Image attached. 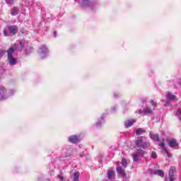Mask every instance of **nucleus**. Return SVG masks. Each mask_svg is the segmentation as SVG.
I'll return each mask as SVG.
<instances>
[{
    "mask_svg": "<svg viewBox=\"0 0 181 181\" xmlns=\"http://www.w3.org/2000/svg\"><path fill=\"white\" fill-rule=\"evenodd\" d=\"M149 135L150 138L153 139V141H157L158 142H159L158 146L163 149L164 152L166 154V156L168 158H172V154H170L169 151H168V147H166L165 144V139H163L162 141H160V139H159V135L153 134H152V132H150Z\"/></svg>",
    "mask_w": 181,
    "mask_h": 181,
    "instance_id": "obj_1",
    "label": "nucleus"
},
{
    "mask_svg": "<svg viewBox=\"0 0 181 181\" xmlns=\"http://www.w3.org/2000/svg\"><path fill=\"white\" fill-rule=\"evenodd\" d=\"M13 90H6L5 87L0 86V101H4V100H7V98H9L11 95H13Z\"/></svg>",
    "mask_w": 181,
    "mask_h": 181,
    "instance_id": "obj_2",
    "label": "nucleus"
},
{
    "mask_svg": "<svg viewBox=\"0 0 181 181\" xmlns=\"http://www.w3.org/2000/svg\"><path fill=\"white\" fill-rule=\"evenodd\" d=\"M16 50V45L15 47H11L8 51V61L11 66H15L16 64V59L13 58L12 54Z\"/></svg>",
    "mask_w": 181,
    "mask_h": 181,
    "instance_id": "obj_3",
    "label": "nucleus"
},
{
    "mask_svg": "<svg viewBox=\"0 0 181 181\" xmlns=\"http://www.w3.org/2000/svg\"><path fill=\"white\" fill-rule=\"evenodd\" d=\"M136 145L139 148H143V149H145V148H149V146H151L149 142H144L142 137L137 138V140L136 141Z\"/></svg>",
    "mask_w": 181,
    "mask_h": 181,
    "instance_id": "obj_4",
    "label": "nucleus"
},
{
    "mask_svg": "<svg viewBox=\"0 0 181 181\" xmlns=\"http://www.w3.org/2000/svg\"><path fill=\"white\" fill-rule=\"evenodd\" d=\"M48 52L49 50L47 49V47H46V45H41L38 49V53L40 59H45V57L47 56Z\"/></svg>",
    "mask_w": 181,
    "mask_h": 181,
    "instance_id": "obj_5",
    "label": "nucleus"
},
{
    "mask_svg": "<svg viewBox=\"0 0 181 181\" xmlns=\"http://www.w3.org/2000/svg\"><path fill=\"white\" fill-rule=\"evenodd\" d=\"M167 142L168 144V146L172 148L173 149H179V144H177V141L173 138L167 139Z\"/></svg>",
    "mask_w": 181,
    "mask_h": 181,
    "instance_id": "obj_6",
    "label": "nucleus"
},
{
    "mask_svg": "<svg viewBox=\"0 0 181 181\" xmlns=\"http://www.w3.org/2000/svg\"><path fill=\"white\" fill-rule=\"evenodd\" d=\"M144 152L142 149H139L136 153L132 155L134 162H138L144 156Z\"/></svg>",
    "mask_w": 181,
    "mask_h": 181,
    "instance_id": "obj_7",
    "label": "nucleus"
},
{
    "mask_svg": "<svg viewBox=\"0 0 181 181\" xmlns=\"http://www.w3.org/2000/svg\"><path fill=\"white\" fill-rule=\"evenodd\" d=\"M176 168L170 167L169 171V178L170 181H173L176 179Z\"/></svg>",
    "mask_w": 181,
    "mask_h": 181,
    "instance_id": "obj_8",
    "label": "nucleus"
},
{
    "mask_svg": "<svg viewBox=\"0 0 181 181\" xmlns=\"http://www.w3.org/2000/svg\"><path fill=\"white\" fill-rule=\"evenodd\" d=\"M116 170L119 175H121L122 177H127V175L125 174V168L121 167V166H117L116 168Z\"/></svg>",
    "mask_w": 181,
    "mask_h": 181,
    "instance_id": "obj_9",
    "label": "nucleus"
},
{
    "mask_svg": "<svg viewBox=\"0 0 181 181\" xmlns=\"http://www.w3.org/2000/svg\"><path fill=\"white\" fill-rule=\"evenodd\" d=\"M8 32L11 35H16V33H18V26L11 25V26L8 27Z\"/></svg>",
    "mask_w": 181,
    "mask_h": 181,
    "instance_id": "obj_10",
    "label": "nucleus"
},
{
    "mask_svg": "<svg viewBox=\"0 0 181 181\" xmlns=\"http://www.w3.org/2000/svg\"><path fill=\"white\" fill-rule=\"evenodd\" d=\"M82 6H89L90 8H93V6H94V4L93 2H90L89 0H82Z\"/></svg>",
    "mask_w": 181,
    "mask_h": 181,
    "instance_id": "obj_11",
    "label": "nucleus"
},
{
    "mask_svg": "<svg viewBox=\"0 0 181 181\" xmlns=\"http://www.w3.org/2000/svg\"><path fill=\"white\" fill-rule=\"evenodd\" d=\"M69 141L71 144H77V142H79L78 136L76 135L71 136L69 138Z\"/></svg>",
    "mask_w": 181,
    "mask_h": 181,
    "instance_id": "obj_12",
    "label": "nucleus"
},
{
    "mask_svg": "<svg viewBox=\"0 0 181 181\" xmlns=\"http://www.w3.org/2000/svg\"><path fill=\"white\" fill-rule=\"evenodd\" d=\"M135 122H136V120L135 119L127 120L126 122H124V125L126 128H129V127H132V125H134Z\"/></svg>",
    "mask_w": 181,
    "mask_h": 181,
    "instance_id": "obj_13",
    "label": "nucleus"
},
{
    "mask_svg": "<svg viewBox=\"0 0 181 181\" xmlns=\"http://www.w3.org/2000/svg\"><path fill=\"white\" fill-rule=\"evenodd\" d=\"M139 112L140 114H151V112H152V109H151L149 107H146L143 110H139Z\"/></svg>",
    "mask_w": 181,
    "mask_h": 181,
    "instance_id": "obj_14",
    "label": "nucleus"
},
{
    "mask_svg": "<svg viewBox=\"0 0 181 181\" xmlns=\"http://www.w3.org/2000/svg\"><path fill=\"white\" fill-rule=\"evenodd\" d=\"M107 177L110 180H112L115 177V172L111 170L107 171Z\"/></svg>",
    "mask_w": 181,
    "mask_h": 181,
    "instance_id": "obj_15",
    "label": "nucleus"
},
{
    "mask_svg": "<svg viewBox=\"0 0 181 181\" xmlns=\"http://www.w3.org/2000/svg\"><path fill=\"white\" fill-rule=\"evenodd\" d=\"M154 175H157L158 176H160V177H163L165 176V173L162 170H156L153 172Z\"/></svg>",
    "mask_w": 181,
    "mask_h": 181,
    "instance_id": "obj_16",
    "label": "nucleus"
},
{
    "mask_svg": "<svg viewBox=\"0 0 181 181\" xmlns=\"http://www.w3.org/2000/svg\"><path fill=\"white\" fill-rule=\"evenodd\" d=\"M167 98L171 100V101H175V100H176V96L170 93H167Z\"/></svg>",
    "mask_w": 181,
    "mask_h": 181,
    "instance_id": "obj_17",
    "label": "nucleus"
},
{
    "mask_svg": "<svg viewBox=\"0 0 181 181\" xmlns=\"http://www.w3.org/2000/svg\"><path fill=\"white\" fill-rule=\"evenodd\" d=\"M79 177H80V173L76 172L74 173V177H73L74 181H78Z\"/></svg>",
    "mask_w": 181,
    "mask_h": 181,
    "instance_id": "obj_18",
    "label": "nucleus"
},
{
    "mask_svg": "<svg viewBox=\"0 0 181 181\" xmlns=\"http://www.w3.org/2000/svg\"><path fill=\"white\" fill-rule=\"evenodd\" d=\"M122 166H123L124 169H126V168L128 166V161L127 159L123 158L122 160Z\"/></svg>",
    "mask_w": 181,
    "mask_h": 181,
    "instance_id": "obj_19",
    "label": "nucleus"
},
{
    "mask_svg": "<svg viewBox=\"0 0 181 181\" xmlns=\"http://www.w3.org/2000/svg\"><path fill=\"white\" fill-rule=\"evenodd\" d=\"M146 131L144 129H138L136 130V135H141V134H145Z\"/></svg>",
    "mask_w": 181,
    "mask_h": 181,
    "instance_id": "obj_20",
    "label": "nucleus"
},
{
    "mask_svg": "<svg viewBox=\"0 0 181 181\" xmlns=\"http://www.w3.org/2000/svg\"><path fill=\"white\" fill-rule=\"evenodd\" d=\"M19 11V9H18V8H13L11 10V15H13V16H15L16 15H18V11Z\"/></svg>",
    "mask_w": 181,
    "mask_h": 181,
    "instance_id": "obj_21",
    "label": "nucleus"
},
{
    "mask_svg": "<svg viewBox=\"0 0 181 181\" xmlns=\"http://www.w3.org/2000/svg\"><path fill=\"white\" fill-rule=\"evenodd\" d=\"M58 179H59V181H66L64 179V177H63V175L59 174L57 175Z\"/></svg>",
    "mask_w": 181,
    "mask_h": 181,
    "instance_id": "obj_22",
    "label": "nucleus"
},
{
    "mask_svg": "<svg viewBox=\"0 0 181 181\" xmlns=\"http://www.w3.org/2000/svg\"><path fill=\"white\" fill-rule=\"evenodd\" d=\"M102 121H104V117H101L100 121L98 123H96L97 128H100V127H101Z\"/></svg>",
    "mask_w": 181,
    "mask_h": 181,
    "instance_id": "obj_23",
    "label": "nucleus"
},
{
    "mask_svg": "<svg viewBox=\"0 0 181 181\" xmlns=\"http://www.w3.org/2000/svg\"><path fill=\"white\" fill-rule=\"evenodd\" d=\"M151 158H153V159H156V158L158 157V156L156 155V153L155 151H153L151 153Z\"/></svg>",
    "mask_w": 181,
    "mask_h": 181,
    "instance_id": "obj_24",
    "label": "nucleus"
},
{
    "mask_svg": "<svg viewBox=\"0 0 181 181\" xmlns=\"http://www.w3.org/2000/svg\"><path fill=\"white\" fill-rule=\"evenodd\" d=\"M151 105H153V110H155V107H156V103H155V101L151 100Z\"/></svg>",
    "mask_w": 181,
    "mask_h": 181,
    "instance_id": "obj_25",
    "label": "nucleus"
},
{
    "mask_svg": "<svg viewBox=\"0 0 181 181\" xmlns=\"http://www.w3.org/2000/svg\"><path fill=\"white\" fill-rule=\"evenodd\" d=\"M14 0H6V4H8V5H11L12 4H13Z\"/></svg>",
    "mask_w": 181,
    "mask_h": 181,
    "instance_id": "obj_26",
    "label": "nucleus"
},
{
    "mask_svg": "<svg viewBox=\"0 0 181 181\" xmlns=\"http://www.w3.org/2000/svg\"><path fill=\"white\" fill-rule=\"evenodd\" d=\"M4 36H9V33L6 30H4Z\"/></svg>",
    "mask_w": 181,
    "mask_h": 181,
    "instance_id": "obj_27",
    "label": "nucleus"
},
{
    "mask_svg": "<svg viewBox=\"0 0 181 181\" xmlns=\"http://www.w3.org/2000/svg\"><path fill=\"white\" fill-rule=\"evenodd\" d=\"M4 56V52H0V57Z\"/></svg>",
    "mask_w": 181,
    "mask_h": 181,
    "instance_id": "obj_28",
    "label": "nucleus"
},
{
    "mask_svg": "<svg viewBox=\"0 0 181 181\" xmlns=\"http://www.w3.org/2000/svg\"><path fill=\"white\" fill-rule=\"evenodd\" d=\"M56 31H54V37H56Z\"/></svg>",
    "mask_w": 181,
    "mask_h": 181,
    "instance_id": "obj_29",
    "label": "nucleus"
},
{
    "mask_svg": "<svg viewBox=\"0 0 181 181\" xmlns=\"http://www.w3.org/2000/svg\"><path fill=\"white\" fill-rule=\"evenodd\" d=\"M83 156H84V153H82L81 154V157H83Z\"/></svg>",
    "mask_w": 181,
    "mask_h": 181,
    "instance_id": "obj_30",
    "label": "nucleus"
},
{
    "mask_svg": "<svg viewBox=\"0 0 181 181\" xmlns=\"http://www.w3.org/2000/svg\"><path fill=\"white\" fill-rule=\"evenodd\" d=\"M20 45H21V47H23V45H22V43H21V42L20 43Z\"/></svg>",
    "mask_w": 181,
    "mask_h": 181,
    "instance_id": "obj_31",
    "label": "nucleus"
},
{
    "mask_svg": "<svg viewBox=\"0 0 181 181\" xmlns=\"http://www.w3.org/2000/svg\"><path fill=\"white\" fill-rule=\"evenodd\" d=\"M19 50H20V52H22V49H20Z\"/></svg>",
    "mask_w": 181,
    "mask_h": 181,
    "instance_id": "obj_32",
    "label": "nucleus"
},
{
    "mask_svg": "<svg viewBox=\"0 0 181 181\" xmlns=\"http://www.w3.org/2000/svg\"><path fill=\"white\" fill-rule=\"evenodd\" d=\"M167 104H169V102H168V101H167Z\"/></svg>",
    "mask_w": 181,
    "mask_h": 181,
    "instance_id": "obj_33",
    "label": "nucleus"
}]
</instances>
